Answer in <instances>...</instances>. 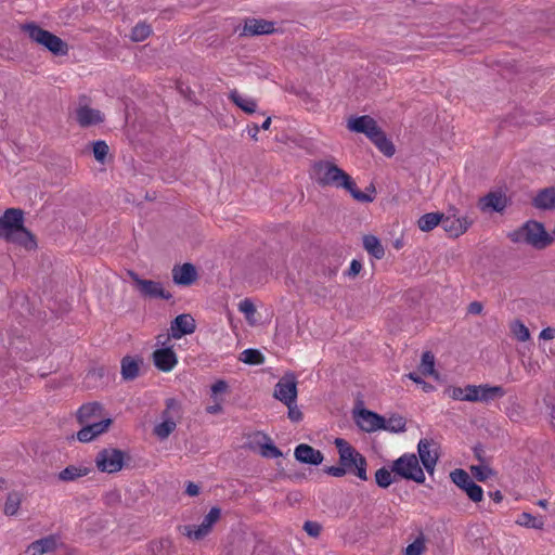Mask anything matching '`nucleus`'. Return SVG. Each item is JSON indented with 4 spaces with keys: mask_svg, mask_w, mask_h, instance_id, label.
<instances>
[{
    "mask_svg": "<svg viewBox=\"0 0 555 555\" xmlns=\"http://www.w3.org/2000/svg\"><path fill=\"white\" fill-rule=\"evenodd\" d=\"M141 361H138L130 356H126L121 360V376L125 380H133L139 375Z\"/></svg>",
    "mask_w": 555,
    "mask_h": 555,
    "instance_id": "obj_29",
    "label": "nucleus"
},
{
    "mask_svg": "<svg viewBox=\"0 0 555 555\" xmlns=\"http://www.w3.org/2000/svg\"><path fill=\"white\" fill-rule=\"evenodd\" d=\"M131 460L128 452L115 448H104L95 456V466L101 473L114 474L120 472Z\"/></svg>",
    "mask_w": 555,
    "mask_h": 555,
    "instance_id": "obj_6",
    "label": "nucleus"
},
{
    "mask_svg": "<svg viewBox=\"0 0 555 555\" xmlns=\"http://www.w3.org/2000/svg\"><path fill=\"white\" fill-rule=\"evenodd\" d=\"M112 424H113V420L109 417L99 421V422H95V421L89 422V425L96 437L104 434L105 431H107Z\"/></svg>",
    "mask_w": 555,
    "mask_h": 555,
    "instance_id": "obj_47",
    "label": "nucleus"
},
{
    "mask_svg": "<svg viewBox=\"0 0 555 555\" xmlns=\"http://www.w3.org/2000/svg\"><path fill=\"white\" fill-rule=\"evenodd\" d=\"M229 99L246 114H253L256 112V101L254 99L242 96L236 89L230 91Z\"/></svg>",
    "mask_w": 555,
    "mask_h": 555,
    "instance_id": "obj_28",
    "label": "nucleus"
},
{
    "mask_svg": "<svg viewBox=\"0 0 555 555\" xmlns=\"http://www.w3.org/2000/svg\"><path fill=\"white\" fill-rule=\"evenodd\" d=\"M152 357L154 365L163 372H170L178 363L177 354L172 347L156 349Z\"/></svg>",
    "mask_w": 555,
    "mask_h": 555,
    "instance_id": "obj_19",
    "label": "nucleus"
},
{
    "mask_svg": "<svg viewBox=\"0 0 555 555\" xmlns=\"http://www.w3.org/2000/svg\"><path fill=\"white\" fill-rule=\"evenodd\" d=\"M474 453H475V456L478 459V461L483 462V457H482L483 449L480 444H478L474 448Z\"/></svg>",
    "mask_w": 555,
    "mask_h": 555,
    "instance_id": "obj_64",
    "label": "nucleus"
},
{
    "mask_svg": "<svg viewBox=\"0 0 555 555\" xmlns=\"http://www.w3.org/2000/svg\"><path fill=\"white\" fill-rule=\"evenodd\" d=\"M108 145L103 140L92 142V152L96 162L104 164L108 154Z\"/></svg>",
    "mask_w": 555,
    "mask_h": 555,
    "instance_id": "obj_43",
    "label": "nucleus"
},
{
    "mask_svg": "<svg viewBox=\"0 0 555 555\" xmlns=\"http://www.w3.org/2000/svg\"><path fill=\"white\" fill-rule=\"evenodd\" d=\"M361 269H362V263H361V261H359V260H357V259H353V260L351 261L350 267H349V269H348V271H347V273H346V274H347L349 278H356V276L360 273Z\"/></svg>",
    "mask_w": 555,
    "mask_h": 555,
    "instance_id": "obj_57",
    "label": "nucleus"
},
{
    "mask_svg": "<svg viewBox=\"0 0 555 555\" xmlns=\"http://www.w3.org/2000/svg\"><path fill=\"white\" fill-rule=\"evenodd\" d=\"M152 33L151 26L145 23L137 24L131 30V39L135 42L145 40Z\"/></svg>",
    "mask_w": 555,
    "mask_h": 555,
    "instance_id": "obj_45",
    "label": "nucleus"
},
{
    "mask_svg": "<svg viewBox=\"0 0 555 555\" xmlns=\"http://www.w3.org/2000/svg\"><path fill=\"white\" fill-rule=\"evenodd\" d=\"M483 305L480 301H472L467 307V313L480 314L482 312Z\"/></svg>",
    "mask_w": 555,
    "mask_h": 555,
    "instance_id": "obj_61",
    "label": "nucleus"
},
{
    "mask_svg": "<svg viewBox=\"0 0 555 555\" xmlns=\"http://www.w3.org/2000/svg\"><path fill=\"white\" fill-rule=\"evenodd\" d=\"M507 237L514 243H526L537 249H544L554 241L544 224L535 220L526 221L520 228L509 232Z\"/></svg>",
    "mask_w": 555,
    "mask_h": 555,
    "instance_id": "obj_3",
    "label": "nucleus"
},
{
    "mask_svg": "<svg viewBox=\"0 0 555 555\" xmlns=\"http://www.w3.org/2000/svg\"><path fill=\"white\" fill-rule=\"evenodd\" d=\"M238 309L241 312H243L245 314L246 319H249L256 312V307H255L254 302L248 298L242 300L238 304Z\"/></svg>",
    "mask_w": 555,
    "mask_h": 555,
    "instance_id": "obj_52",
    "label": "nucleus"
},
{
    "mask_svg": "<svg viewBox=\"0 0 555 555\" xmlns=\"http://www.w3.org/2000/svg\"><path fill=\"white\" fill-rule=\"evenodd\" d=\"M76 119L81 127L87 128L103 122L104 116L99 109L82 105L76 109Z\"/></svg>",
    "mask_w": 555,
    "mask_h": 555,
    "instance_id": "obj_23",
    "label": "nucleus"
},
{
    "mask_svg": "<svg viewBox=\"0 0 555 555\" xmlns=\"http://www.w3.org/2000/svg\"><path fill=\"white\" fill-rule=\"evenodd\" d=\"M323 472L333 477H344L347 474V468L341 466H325Z\"/></svg>",
    "mask_w": 555,
    "mask_h": 555,
    "instance_id": "obj_56",
    "label": "nucleus"
},
{
    "mask_svg": "<svg viewBox=\"0 0 555 555\" xmlns=\"http://www.w3.org/2000/svg\"><path fill=\"white\" fill-rule=\"evenodd\" d=\"M21 29L26 33L34 42L42 46L52 54L63 56L68 53V44L63 39L43 29L38 24L34 22L25 23L21 25Z\"/></svg>",
    "mask_w": 555,
    "mask_h": 555,
    "instance_id": "obj_5",
    "label": "nucleus"
},
{
    "mask_svg": "<svg viewBox=\"0 0 555 555\" xmlns=\"http://www.w3.org/2000/svg\"><path fill=\"white\" fill-rule=\"evenodd\" d=\"M228 387L229 386L225 380L219 379L211 386V391L214 395L221 393L227 391Z\"/></svg>",
    "mask_w": 555,
    "mask_h": 555,
    "instance_id": "obj_59",
    "label": "nucleus"
},
{
    "mask_svg": "<svg viewBox=\"0 0 555 555\" xmlns=\"http://www.w3.org/2000/svg\"><path fill=\"white\" fill-rule=\"evenodd\" d=\"M297 380L294 373L285 374L275 385L273 397L281 402L295 403L297 400Z\"/></svg>",
    "mask_w": 555,
    "mask_h": 555,
    "instance_id": "obj_11",
    "label": "nucleus"
},
{
    "mask_svg": "<svg viewBox=\"0 0 555 555\" xmlns=\"http://www.w3.org/2000/svg\"><path fill=\"white\" fill-rule=\"evenodd\" d=\"M294 456L299 463L312 466H319L324 460V455L320 450L307 443L298 444L294 450Z\"/></svg>",
    "mask_w": 555,
    "mask_h": 555,
    "instance_id": "obj_17",
    "label": "nucleus"
},
{
    "mask_svg": "<svg viewBox=\"0 0 555 555\" xmlns=\"http://www.w3.org/2000/svg\"><path fill=\"white\" fill-rule=\"evenodd\" d=\"M436 442L433 439H421L417 443V453H418V462L423 464L424 468L429 475L434 474L436 464L439 460V454L437 451H431L430 447L435 446Z\"/></svg>",
    "mask_w": 555,
    "mask_h": 555,
    "instance_id": "obj_14",
    "label": "nucleus"
},
{
    "mask_svg": "<svg viewBox=\"0 0 555 555\" xmlns=\"http://www.w3.org/2000/svg\"><path fill=\"white\" fill-rule=\"evenodd\" d=\"M425 551V541L423 535L416 538L412 543H410L405 548V555H422Z\"/></svg>",
    "mask_w": 555,
    "mask_h": 555,
    "instance_id": "obj_46",
    "label": "nucleus"
},
{
    "mask_svg": "<svg viewBox=\"0 0 555 555\" xmlns=\"http://www.w3.org/2000/svg\"><path fill=\"white\" fill-rule=\"evenodd\" d=\"M264 440L263 443H258L260 447V455L266 459H276L283 456L282 451L272 442L267 434L258 433Z\"/></svg>",
    "mask_w": 555,
    "mask_h": 555,
    "instance_id": "obj_33",
    "label": "nucleus"
},
{
    "mask_svg": "<svg viewBox=\"0 0 555 555\" xmlns=\"http://www.w3.org/2000/svg\"><path fill=\"white\" fill-rule=\"evenodd\" d=\"M516 524L521 527L541 530L544 527V519L541 516H533L530 513L522 512L516 519Z\"/></svg>",
    "mask_w": 555,
    "mask_h": 555,
    "instance_id": "obj_36",
    "label": "nucleus"
},
{
    "mask_svg": "<svg viewBox=\"0 0 555 555\" xmlns=\"http://www.w3.org/2000/svg\"><path fill=\"white\" fill-rule=\"evenodd\" d=\"M90 472L91 469L89 467L68 465L59 473L57 477L60 480L68 482L87 476Z\"/></svg>",
    "mask_w": 555,
    "mask_h": 555,
    "instance_id": "obj_30",
    "label": "nucleus"
},
{
    "mask_svg": "<svg viewBox=\"0 0 555 555\" xmlns=\"http://www.w3.org/2000/svg\"><path fill=\"white\" fill-rule=\"evenodd\" d=\"M391 470L395 476L416 483L425 482V474L420 465L418 457L414 453H404L392 462Z\"/></svg>",
    "mask_w": 555,
    "mask_h": 555,
    "instance_id": "obj_7",
    "label": "nucleus"
},
{
    "mask_svg": "<svg viewBox=\"0 0 555 555\" xmlns=\"http://www.w3.org/2000/svg\"><path fill=\"white\" fill-rule=\"evenodd\" d=\"M531 205L540 210L555 209V184L539 190L532 198Z\"/></svg>",
    "mask_w": 555,
    "mask_h": 555,
    "instance_id": "obj_22",
    "label": "nucleus"
},
{
    "mask_svg": "<svg viewBox=\"0 0 555 555\" xmlns=\"http://www.w3.org/2000/svg\"><path fill=\"white\" fill-rule=\"evenodd\" d=\"M489 496L495 502V503H500L502 502L503 500V495L501 493L500 490H496V491H493V492H489Z\"/></svg>",
    "mask_w": 555,
    "mask_h": 555,
    "instance_id": "obj_63",
    "label": "nucleus"
},
{
    "mask_svg": "<svg viewBox=\"0 0 555 555\" xmlns=\"http://www.w3.org/2000/svg\"><path fill=\"white\" fill-rule=\"evenodd\" d=\"M82 428L77 433V439L80 442H90L96 438L89 423L81 424Z\"/></svg>",
    "mask_w": 555,
    "mask_h": 555,
    "instance_id": "obj_49",
    "label": "nucleus"
},
{
    "mask_svg": "<svg viewBox=\"0 0 555 555\" xmlns=\"http://www.w3.org/2000/svg\"><path fill=\"white\" fill-rule=\"evenodd\" d=\"M465 397L467 398V401L469 402H478L479 396H480V385H467L465 387Z\"/></svg>",
    "mask_w": 555,
    "mask_h": 555,
    "instance_id": "obj_54",
    "label": "nucleus"
},
{
    "mask_svg": "<svg viewBox=\"0 0 555 555\" xmlns=\"http://www.w3.org/2000/svg\"><path fill=\"white\" fill-rule=\"evenodd\" d=\"M56 547V539L53 535H49L39 540L34 541L27 548L29 555H42L48 552L54 551Z\"/></svg>",
    "mask_w": 555,
    "mask_h": 555,
    "instance_id": "obj_25",
    "label": "nucleus"
},
{
    "mask_svg": "<svg viewBox=\"0 0 555 555\" xmlns=\"http://www.w3.org/2000/svg\"><path fill=\"white\" fill-rule=\"evenodd\" d=\"M539 337L544 340H551L555 337V328L545 327L541 331Z\"/></svg>",
    "mask_w": 555,
    "mask_h": 555,
    "instance_id": "obj_62",
    "label": "nucleus"
},
{
    "mask_svg": "<svg viewBox=\"0 0 555 555\" xmlns=\"http://www.w3.org/2000/svg\"><path fill=\"white\" fill-rule=\"evenodd\" d=\"M376 134L370 138V141L387 157H391L396 153L393 143L386 137L385 132L379 128Z\"/></svg>",
    "mask_w": 555,
    "mask_h": 555,
    "instance_id": "obj_26",
    "label": "nucleus"
},
{
    "mask_svg": "<svg viewBox=\"0 0 555 555\" xmlns=\"http://www.w3.org/2000/svg\"><path fill=\"white\" fill-rule=\"evenodd\" d=\"M334 444L339 454L338 463L347 468V473L366 481L369 479L366 457L343 438H336Z\"/></svg>",
    "mask_w": 555,
    "mask_h": 555,
    "instance_id": "obj_4",
    "label": "nucleus"
},
{
    "mask_svg": "<svg viewBox=\"0 0 555 555\" xmlns=\"http://www.w3.org/2000/svg\"><path fill=\"white\" fill-rule=\"evenodd\" d=\"M302 529L308 535L318 538L322 531V526L318 521L307 520L305 521Z\"/></svg>",
    "mask_w": 555,
    "mask_h": 555,
    "instance_id": "obj_50",
    "label": "nucleus"
},
{
    "mask_svg": "<svg viewBox=\"0 0 555 555\" xmlns=\"http://www.w3.org/2000/svg\"><path fill=\"white\" fill-rule=\"evenodd\" d=\"M0 238L18 244L27 250L37 247L35 234L24 227V212L20 208H8L0 217Z\"/></svg>",
    "mask_w": 555,
    "mask_h": 555,
    "instance_id": "obj_2",
    "label": "nucleus"
},
{
    "mask_svg": "<svg viewBox=\"0 0 555 555\" xmlns=\"http://www.w3.org/2000/svg\"><path fill=\"white\" fill-rule=\"evenodd\" d=\"M220 517H221V508L214 506L210 508L208 514L204 517L201 525L185 526L184 533L190 539H193L195 541L203 540L205 537H207L211 532L214 525L220 519Z\"/></svg>",
    "mask_w": 555,
    "mask_h": 555,
    "instance_id": "obj_10",
    "label": "nucleus"
},
{
    "mask_svg": "<svg viewBox=\"0 0 555 555\" xmlns=\"http://www.w3.org/2000/svg\"><path fill=\"white\" fill-rule=\"evenodd\" d=\"M120 502V495L117 491H109L104 495V503L108 506Z\"/></svg>",
    "mask_w": 555,
    "mask_h": 555,
    "instance_id": "obj_58",
    "label": "nucleus"
},
{
    "mask_svg": "<svg viewBox=\"0 0 555 555\" xmlns=\"http://www.w3.org/2000/svg\"><path fill=\"white\" fill-rule=\"evenodd\" d=\"M364 249L375 259H383L385 256V248L378 237L372 234L363 236Z\"/></svg>",
    "mask_w": 555,
    "mask_h": 555,
    "instance_id": "obj_27",
    "label": "nucleus"
},
{
    "mask_svg": "<svg viewBox=\"0 0 555 555\" xmlns=\"http://www.w3.org/2000/svg\"><path fill=\"white\" fill-rule=\"evenodd\" d=\"M102 405L99 402H89L82 404L76 414L77 421L79 424H85L91 422L93 418L101 415Z\"/></svg>",
    "mask_w": 555,
    "mask_h": 555,
    "instance_id": "obj_24",
    "label": "nucleus"
},
{
    "mask_svg": "<svg viewBox=\"0 0 555 555\" xmlns=\"http://www.w3.org/2000/svg\"><path fill=\"white\" fill-rule=\"evenodd\" d=\"M465 387H456V386H450L446 389V393L454 399V400H462L467 401V398L465 397Z\"/></svg>",
    "mask_w": 555,
    "mask_h": 555,
    "instance_id": "obj_51",
    "label": "nucleus"
},
{
    "mask_svg": "<svg viewBox=\"0 0 555 555\" xmlns=\"http://www.w3.org/2000/svg\"><path fill=\"white\" fill-rule=\"evenodd\" d=\"M128 275L132 280L140 296L145 299H165L169 300L172 298V294L165 289L163 284L153 280H145L134 271H128Z\"/></svg>",
    "mask_w": 555,
    "mask_h": 555,
    "instance_id": "obj_8",
    "label": "nucleus"
},
{
    "mask_svg": "<svg viewBox=\"0 0 555 555\" xmlns=\"http://www.w3.org/2000/svg\"><path fill=\"white\" fill-rule=\"evenodd\" d=\"M354 417L358 426L366 433L382 430L384 426V416L364 408L354 412Z\"/></svg>",
    "mask_w": 555,
    "mask_h": 555,
    "instance_id": "obj_12",
    "label": "nucleus"
},
{
    "mask_svg": "<svg viewBox=\"0 0 555 555\" xmlns=\"http://www.w3.org/2000/svg\"><path fill=\"white\" fill-rule=\"evenodd\" d=\"M506 395V390L502 386H491L489 384L480 385V402H489L494 399L502 398Z\"/></svg>",
    "mask_w": 555,
    "mask_h": 555,
    "instance_id": "obj_32",
    "label": "nucleus"
},
{
    "mask_svg": "<svg viewBox=\"0 0 555 555\" xmlns=\"http://www.w3.org/2000/svg\"><path fill=\"white\" fill-rule=\"evenodd\" d=\"M442 217V212H427L420 217L417 225L421 231L429 232L441 223Z\"/></svg>",
    "mask_w": 555,
    "mask_h": 555,
    "instance_id": "obj_31",
    "label": "nucleus"
},
{
    "mask_svg": "<svg viewBox=\"0 0 555 555\" xmlns=\"http://www.w3.org/2000/svg\"><path fill=\"white\" fill-rule=\"evenodd\" d=\"M450 478L473 502L478 503L482 501V488L472 479L466 470L456 468L450 473Z\"/></svg>",
    "mask_w": 555,
    "mask_h": 555,
    "instance_id": "obj_9",
    "label": "nucleus"
},
{
    "mask_svg": "<svg viewBox=\"0 0 555 555\" xmlns=\"http://www.w3.org/2000/svg\"><path fill=\"white\" fill-rule=\"evenodd\" d=\"M511 330L519 341H527L530 338V332L528 327L520 320L513 321L511 324Z\"/></svg>",
    "mask_w": 555,
    "mask_h": 555,
    "instance_id": "obj_44",
    "label": "nucleus"
},
{
    "mask_svg": "<svg viewBox=\"0 0 555 555\" xmlns=\"http://www.w3.org/2000/svg\"><path fill=\"white\" fill-rule=\"evenodd\" d=\"M238 360L249 365H259L264 363L266 359L260 350L248 348L240 354Z\"/></svg>",
    "mask_w": 555,
    "mask_h": 555,
    "instance_id": "obj_38",
    "label": "nucleus"
},
{
    "mask_svg": "<svg viewBox=\"0 0 555 555\" xmlns=\"http://www.w3.org/2000/svg\"><path fill=\"white\" fill-rule=\"evenodd\" d=\"M275 31L274 23L263 18H246L240 36L254 37L260 35H270Z\"/></svg>",
    "mask_w": 555,
    "mask_h": 555,
    "instance_id": "obj_16",
    "label": "nucleus"
},
{
    "mask_svg": "<svg viewBox=\"0 0 555 555\" xmlns=\"http://www.w3.org/2000/svg\"><path fill=\"white\" fill-rule=\"evenodd\" d=\"M197 279L196 268L192 263H183L182 266H175L172 269V280L175 284L189 286Z\"/></svg>",
    "mask_w": 555,
    "mask_h": 555,
    "instance_id": "obj_21",
    "label": "nucleus"
},
{
    "mask_svg": "<svg viewBox=\"0 0 555 555\" xmlns=\"http://www.w3.org/2000/svg\"><path fill=\"white\" fill-rule=\"evenodd\" d=\"M473 223L472 219L467 217H456L455 215H448L442 217L441 227L449 234L450 237H459L467 231Z\"/></svg>",
    "mask_w": 555,
    "mask_h": 555,
    "instance_id": "obj_15",
    "label": "nucleus"
},
{
    "mask_svg": "<svg viewBox=\"0 0 555 555\" xmlns=\"http://www.w3.org/2000/svg\"><path fill=\"white\" fill-rule=\"evenodd\" d=\"M507 206V197L501 192H489L478 202L481 211L503 212Z\"/></svg>",
    "mask_w": 555,
    "mask_h": 555,
    "instance_id": "obj_20",
    "label": "nucleus"
},
{
    "mask_svg": "<svg viewBox=\"0 0 555 555\" xmlns=\"http://www.w3.org/2000/svg\"><path fill=\"white\" fill-rule=\"evenodd\" d=\"M391 468L380 467L375 473V482L382 489H387L392 482L396 481L395 474L392 475Z\"/></svg>",
    "mask_w": 555,
    "mask_h": 555,
    "instance_id": "obj_40",
    "label": "nucleus"
},
{
    "mask_svg": "<svg viewBox=\"0 0 555 555\" xmlns=\"http://www.w3.org/2000/svg\"><path fill=\"white\" fill-rule=\"evenodd\" d=\"M406 376L414 383L422 385V388L425 392H430L431 390H434V386L425 382L417 373L411 372Z\"/></svg>",
    "mask_w": 555,
    "mask_h": 555,
    "instance_id": "obj_55",
    "label": "nucleus"
},
{
    "mask_svg": "<svg viewBox=\"0 0 555 555\" xmlns=\"http://www.w3.org/2000/svg\"><path fill=\"white\" fill-rule=\"evenodd\" d=\"M347 128L354 133H363L369 139L376 134L375 132L380 128L376 120L370 115L352 116L348 119Z\"/></svg>",
    "mask_w": 555,
    "mask_h": 555,
    "instance_id": "obj_13",
    "label": "nucleus"
},
{
    "mask_svg": "<svg viewBox=\"0 0 555 555\" xmlns=\"http://www.w3.org/2000/svg\"><path fill=\"white\" fill-rule=\"evenodd\" d=\"M177 427V423L176 422H172V421H169V420H163L162 423L157 424L155 427H154V434L159 438V439H166L168 438L176 429Z\"/></svg>",
    "mask_w": 555,
    "mask_h": 555,
    "instance_id": "obj_42",
    "label": "nucleus"
},
{
    "mask_svg": "<svg viewBox=\"0 0 555 555\" xmlns=\"http://www.w3.org/2000/svg\"><path fill=\"white\" fill-rule=\"evenodd\" d=\"M418 370L421 374L425 376L430 375L438 379L439 374L435 370V356L431 351H425L422 354V362Z\"/></svg>",
    "mask_w": 555,
    "mask_h": 555,
    "instance_id": "obj_37",
    "label": "nucleus"
},
{
    "mask_svg": "<svg viewBox=\"0 0 555 555\" xmlns=\"http://www.w3.org/2000/svg\"><path fill=\"white\" fill-rule=\"evenodd\" d=\"M406 420L399 414H392L389 418L384 417V426L382 430H386L392 434H399L405 431Z\"/></svg>",
    "mask_w": 555,
    "mask_h": 555,
    "instance_id": "obj_34",
    "label": "nucleus"
},
{
    "mask_svg": "<svg viewBox=\"0 0 555 555\" xmlns=\"http://www.w3.org/2000/svg\"><path fill=\"white\" fill-rule=\"evenodd\" d=\"M171 336L176 339L193 334L196 330L195 320L191 314H179L171 321Z\"/></svg>",
    "mask_w": 555,
    "mask_h": 555,
    "instance_id": "obj_18",
    "label": "nucleus"
},
{
    "mask_svg": "<svg viewBox=\"0 0 555 555\" xmlns=\"http://www.w3.org/2000/svg\"><path fill=\"white\" fill-rule=\"evenodd\" d=\"M21 501L22 499L18 492H10L4 504V514L8 516L15 515L20 508Z\"/></svg>",
    "mask_w": 555,
    "mask_h": 555,
    "instance_id": "obj_41",
    "label": "nucleus"
},
{
    "mask_svg": "<svg viewBox=\"0 0 555 555\" xmlns=\"http://www.w3.org/2000/svg\"><path fill=\"white\" fill-rule=\"evenodd\" d=\"M288 408L287 416L292 422L298 423L302 420V412L298 409L296 402L295 403H285Z\"/></svg>",
    "mask_w": 555,
    "mask_h": 555,
    "instance_id": "obj_53",
    "label": "nucleus"
},
{
    "mask_svg": "<svg viewBox=\"0 0 555 555\" xmlns=\"http://www.w3.org/2000/svg\"><path fill=\"white\" fill-rule=\"evenodd\" d=\"M312 177L320 186L341 188L360 203H372L374 201V196L367 192L360 191L351 176L331 160L314 162L312 165Z\"/></svg>",
    "mask_w": 555,
    "mask_h": 555,
    "instance_id": "obj_1",
    "label": "nucleus"
},
{
    "mask_svg": "<svg viewBox=\"0 0 555 555\" xmlns=\"http://www.w3.org/2000/svg\"><path fill=\"white\" fill-rule=\"evenodd\" d=\"M150 555H172L171 541L168 539L152 541L149 544Z\"/></svg>",
    "mask_w": 555,
    "mask_h": 555,
    "instance_id": "obj_39",
    "label": "nucleus"
},
{
    "mask_svg": "<svg viewBox=\"0 0 555 555\" xmlns=\"http://www.w3.org/2000/svg\"><path fill=\"white\" fill-rule=\"evenodd\" d=\"M181 417V403L175 398H168L166 400V408L162 412V420H169L177 423V420Z\"/></svg>",
    "mask_w": 555,
    "mask_h": 555,
    "instance_id": "obj_35",
    "label": "nucleus"
},
{
    "mask_svg": "<svg viewBox=\"0 0 555 555\" xmlns=\"http://www.w3.org/2000/svg\"><path fill=\"white\" fill-rule=\"evenodd\" d=\"M199 486L194 483L193 481H188L185 483V493L189 495V496H196L199 494Z\"/></svg>",
    "mask_w": 555,
    "mask_h": 555,
    "instance_id": "obj_60",
    "label": "nucleus"
},
{
    "mask_svg": "<svg viewBox=\"0 0 555 555\" xmlns=\"http://www.w3.org/2000/svg\"><path fill=\"white\" fill-rule=\"evenodd\" d=\"M472 474L478 481H486L494 472L488 466L479 465L472 466Z\"/></svg>",
    "mask_w": 555,
    "mask_h": 555,
    "instance_id": "obj_48",
    "label": "nucleus"
}]
</instances>
